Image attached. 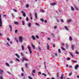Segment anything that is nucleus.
I'll list each match as a JSON object with an SVG mask.
<instances>
[{
	"instance_id": "obj_21",
	"label": "nucleus",
	"mask_w": 79,
	"mask_h": 79,
	"mask_svg": "<svg viewBox=\"0 0 79 79\" xmlns=\"http://www.w3.org/2000/svg\"><path fill=\"white\" fill-rule=\"evenodd\" d=\"M15 55L16 56H17V57H18V58H20V57H19V55L18 54L16 53Z\"/></svg>"
},
{
	"instance_id": "obj_34",
	"label": "nucleus",
	"mask_w": 79,
	"mask_h": 79,
	"mask_svg": "<svg viewBox=\"0 0 79 79\" xmlns=\"http://www.w3.org/2000/svg\"><path fill=\"white\" fill-rule=\"evenodd\" d=\"M42 75H43L44 76H45V77H46L47 76V75H46V74L43 73H42Z\"/></svg>"
},
{
	"instance_id": "obj_52",
	"label": "nucleus",
	"mask_w": 79,
	"mask_h": 79,
	"mask_svg": "<svg viewBox=\"0 0 79 79\" xmlns=\"http://www.w3.org/2000/svg\"><path fill=\"white\" fill-rule=\"evenodd\" d=\"M26 7L27 8H28V7H29V4H27L26 6Z\"/></svg>"
},
{
	"instance_id": "obj_45",
	"label": "nucleus",
	"mask_w": 79,
	"mask_h": 79,
	"mask_svg": "<svg viewBox=\"0 0 79 79\" xmlns=\"http://www.w3.org/2000/svg\"><path fill=\"white\" fill-rule=\"evenodd\" d=\"M36 37L37 39H39V37L37 35H36Z\"/></svg>"
},
{
	"instance_id": "obj_58",
	"label": "nucleus",
	"mask_w": 79,
	"mask_h": 79,
	"mask_svg": "<svg viewBox=\"0 0 79 79\" xmlns=\"http://www.w3.org/2000/svg\"><path fill=\"white\" fill-rule=\"evenodd\" d=\"M16 41L17 42H19V41H18V40L17 39H16Z\"/></svg>"
},
{
	"instance_id": "obj_23",
	"label": "nucleus",
	"mask_w": 79,
	"mask_h": 79,
	"mask_svg": "<svg viewBox=\"0 0 79 79\" xmlns=\"http://www.w3.org/2000/svg\"><path fill=\"white\" fill-rule=\"evenodd\" d=\"M22 25L24 26L25 25V22L24 21H22Z\"/></svg>"
},
{
	"instance_id": "obj_49",
	"label": "nucleus",
	"mask_w": 79,
	"mask_h": 79,
	"mask_svg": "<svg viewBox=\"0 0 79 79\" xmlns=\"http://www.w3.org/2000/svg\"><path fill=\"white\" fill-rule=\"evenodd\" d=\"M40 21H42V22H43L44 21V19H40Z\"/></svg>"
},
{
	"instance_id": "obj_24",
	"label": "nucleus",
	"mask_w": 79,
	"mask_h": 79,
	"mask_svg": "<svg viewBox=\"0 0 79 79\" xmlns=\"http://www.w3.org/2000/svg\"><path fill=\"white\" fill-rule=\"evenodd\" d=\"M28 27H31V23H28Z\"/></svg>"
},
{
	"instance_id": "obj_26",
	"label": "nucleus",
	"mask_w": 79,
	"mask_h": 79,
	"mask_svg": "<svg viewBox=\"0 0 79 79\" xmlns=\"http://www.w3.org/2000/svg\"><path fill=\"white\" fill-rule=\"evenodd\" d=\"M18 32V30H15V34H17Z\"/></svg>"
},
{
	"instance_id": "obj_7",
	"label": "nucleus",
	"mask_w": 79,
	"mask_h": 79,
	"mask_svg": "<svg viewBox=\"0 0 79 79\" xmlns=\"http://www.w3.org/2000/svg\"><path fill=\"white\" fill-rule=\"evenodd\" d=\"M21 48L23 51L24 50V46L23 45H22Z\"/></svg>"
},
{
	"instance_id": "obj_38",
	"label": "nucleus",
	"mask_w": 79,
	"mask_h": 79,
	"mask_svg": "<svg viewBox=\"0 0 79 79\" xmlns=\"http://www.w3.org/2000/svg\"><path fill=\"white\" fill-rule=\"evenodd\" d=\"M61 49H62L63 50H65V49L64 48H63V47L61 46Z\"/></svg>"
},
{
	"instance_id": "obj_51",
	"label": "nucleus",
	"mask_w": 79,
	"mask_h": 79,
	"mask_svg": "<svg viewBox=\"0 0 79 79\" xmlns=\"http://www.w3.org/2000/svg\"><path fill=\"white\" fill-rule=\"evenodd\" d=\"M38 49H39V50L40 51V50H41V49L40 48L39 46H38Z\"/></svg>"
},
{
	"instance_id": "obj_41",
	"label": "nucleus",
	"mask_w": 79,
	"mask_h": 79,
	"mask_svg": "<svg viewBox=\"0 0 79 79\" xmlns=\"http://www.w3.org/2000/svg\"><path fill=\"white\" fill-rule=\"evenodd\" d=\"M21 56H24V54H23L22 52H21Z\"/></svg>"
},
{
	"instance_id": "obj_11",
	"label": "nucleus",
	"mask_w": 79,
	"mask_h": 79,
	"mask_svg": "<svg viewBox=\"0 0 79 79\" xmlns=\"http://www.w3.org/2000/svg\"><path fill=\"white\" fill-rule=\"evenodd\" d=\"M35 18H36V19H37V13L35 12Z\"/></svg>"
},
{
	"instance_id": "obj_35",
	"label": "nucleus",
	"mask_w": 79,
	"mask_h": 79,
	"mask_svg": "<svg viewBox=\"0 0 79 79\" xmlns=\"http://www.w3.org/2000/svg\"><path fill=\"white\" fill-rule=\"evenodd\" d=\"M40 11L42 12V13H44V10H43V9L40 10Z\"/></svg>"
},
{
	"instance_id": "obj_64",
	"label": "nucleus",
	"mask_w": 79,
	"mask_h": 79,
	"mask_svg": "<svg viewBox=\"0 0 79 79\" xmlns=\"http://www.w3.org/2000/svg\"><path fill=\"white\" fill-rule=\"evenodd\" d=\"M77 78H79V75H77Z\"/></svg>"
},
{
	"instance_id": "obj_48",
	"label": "nucleus",
	"mask_w": 79,
	"mask_h": 79,
	"mask_svg": "<svg viewBox=\"0 0 79 79\" xmlns=\"http://www.w3.org/2000/svg\"><path fill=\"white\" fill-rule=\"evenodd\" d=\"M75 53H76V54H79V52H77V51H76V52Z\"/></svg>"
},
{
	"instance_id": "obj_29",
	"label": "nucleus",
	"mask_w": 79,
	"mask_h": 79,
	"mask_svg": "<svg viewBox=\"0 0 79 79\" xmlns=\"http://www.w3.org/2000/svg\"><path fill=\"white\" fill-rule=\"evenodd\" d=\"M69 53H70V55H71V56H72V57H73H73H74V56H73V55L72 53H71V52H70Z\"/></svg>"
},
{
	"instance_id": "obj_39",
	"label": "nucleus",
	"mask_w": 79,
	"mask_h": 79,
	"mask_svg": "<svg viewBox=\"0 0 79 79\" xmlns=\"http://www.w3.org/2000/svg\"><path fill=\"white\" fill-rule=\"evenodd\" d=\"M13 10L14 11V12H17V10L16 9H13Z\"/></svg>"
},
{
	"instance_id": "obj_31",
	"label": "nucleus",
	"mask_w": 79,
	"mask_h": 79,
	"mask_svg": "<svg viewBox=\"0 0 79 79\" xmlns=\"http://www.w3.org/2000/svg\"><path fill=\"white\" fill-rule=\"evenodd\" d=\"M15 60L17 61H19V62H20V60L18 58H16Z\"/></svg>"
},
{
	"instance_id": "obj_42",
	"label": "nucleus",
	"mask_w": 79,
	"mask_h": 79,
	"mask_svg": "<svg viewBox=\"0 0 79 79\" xmlns=\"http://www.w3.org/2000/svg\"><path fill=\"white\" fill-rule=\"evenodd\" d=\"M56 20L57 21V22L59 23V20L58 19V18H56Z\"/></svg>"
},
{
	"instance_id": "obj_16",
	"label": "nucleus",
	"mask_w": 79,
	"mask_h": 79,
	"mask_svg": "<svg viewBox=\"0 0 79 79\" xmlns=\"http://www.w3.org/2000/svg\"><path fill=\"white\" fill-rule=\"evenodd\" d=\"M31 38L33 40H35V38L34 37V35L31 36Z\"/></svg>"
},
{
	"instance_id": "obj_36",
	"label": "nucleus",
	"mask_w": 79,
	"mask_h": 79,
	"mask_svg": "<svg viewBox=\"0 0 79 79\" xmlns=\"http://www.w3.org/2000/svg\"><path fill=\"white\" fill-rule=\"evenodd\" d=\"M28 78H29V79H32V78L30 76H28Z\"/></svg>"
},
{
	"instance_id": "obj_28",
	"label": "nucleus",
	"mask_w": 79,
	"mask_h": 79,
	"mask_svg": "<svg viewBox=\"0 0 79 79\" xmlns=\"http://www.w3.org/2000/svg\"><path fill=\"white\" fill-rule=\"evenodd\" d=\"M5 64H6V65L7 66H10L9 65V64H8V63H7V62H6L5 63Z\"/></svg>"
},
{
	"instance_id": "obj_27",
	"label": "nucleus",
	"mask_w": 79,
	"mask_h": 79,
	"mask_svg": "<svg viewBox=\"0 0 79 79\" xmlns=\"http://www.w3.org/2000/svg\"><path fill=\"white\" fill-rule=\"evenodd\" d=\"M69 40H70V41H72V37H71V36L69 37Z\"/></svg>"
},
{
	"instance_id": "obj_15",
	"label": "nucleus",
	"mask_w": 79,
	"mask_h": 79,
	"mask_svg": "<svg viewBox=\"0 0 79 79\" xmlns=\"http://www.w3.org/2000/svg\"><path fill=\"white\" fill-rule=\"evenodd\" d=\"M9 26L10 29L11 31H12V26L10 25H9Z\"/></svg>"
},
{
	"instance_id": "obj_19",
	"label": "nucleus",
	"mask_w": 79,
	"mask_h": 79,
	"mask_svg": "<svg viewBox=\"0 0 79 79\" xmlns=\"http://www.w3.org/2000/svg\"><path fill=\"white\" fill-rule=\"evenodd\" d=\"M31 46L32 47L33 49H34V50L35 49V46H34V44H31Z\"/></svg>"
},
{
	"instance_id": "obj_12",
	"label": "nucleus",
	"mask_w": 79,
	"mask_h": 79,
	"mask_svg": "<svg viewBox=\"0 0 79 79\" xmlns=\"http://www.w3.org/2000/svg\"><path fill=\"white\" fill-rule=\"evenodd\" d=\"M47 50H49V49L50 48V47L49 46V45H48V44H47Z\"/></svg>"
},
{
	"instance_id": "obj_8",
	"label": "nucleus",
	"mask_w": 79,
	"mask_h": 79,
	"mask_svg": "<svg viewBox=\"0 0 79 79\" xmlns=\"http://www.w3.org/2000/svg\"><path fill=\"white\" fill-rule=\"evenodd\" d=\"M0 71L1 72L0 73L1 74L3 75V73H3V71L2 69H0Z\"/></svg>"
},
{
	"instance_id": "obj_25",
	"label": "nucleus",
	"mask_w": 79,
	"mask_h": 79,
	"mask_svg": "<svg viewBox=\"0 0 79 79\" xmlns=\"http://www.w3.org/2000/svg\"><path fill=\"white\" fill-rule=\"evenodd\" d=\"M71 9L72 11H74V8H73L72 6L71 7Z\"/></svg>"
},
{
	"instance_id": "obj_4",
	"label": "nucleus",
	"mask_w": 79,
	"mask_h": 79,
	"mask_svg": "<svg viewBox=\"0 0 79 79\" xmlns=\"http://www.w3.org/2000/svg\"><path fill=\"white\" fill-rule=\"evenodd\" d=\"M33 73H35V70H33L32 72L31 73V74L32 75H33V76H35V75Z\"/></svg>"
},
{
	"instance_id": "obj_62",
	"label": "nucleus",
	"mask_w": 79,
	"mask_h": 79,
	"mask_svg": "<svg viewBox=\"0 0 79 79\" xmlns=\"http://www.w3.org/2000/svg\"><path fill=\"white\" fill-rule=\"evenodd\" d=\"M7 73H8V74H11V73L9 72H7Z\"/></svg>"
},
{
	"instance_id": "obj_18",
	"label": "nucleus",
	"mask_w": 79,
	"mask_h": 79,
	"mask_svg": "<svg viewBox=\"0 0 79 79\" xmlns=\"http://www.w3.org/2000/svg\"><path fill=\"white\" fill-rule=\"evenodd\" d=\"M72 49L73 50H74V45H73V44L71 45Z\"/></svg>"
},
{
	"instance_id": "obj_37",
	"label": "nucleus",
	"mask_w": 79,
	"mask_h": 79,
	"mask_svg": "<svg viewBox=\"0 0 79 79\" xmlns=\"http://www.w3.org/2000/svg\"><path fill=\"white\" fill-rule=\"evenodd\" d=\"M35 24H36V25H37V26H40V24H39L38 23H35Z\"/></svg>"
},
{
	"instance_id": "obj_5",
	"label": "nucleus",
	"mask_w": 79,
	"mask_h": 79,
	"mask_svg": "<svg viewBox=\"0 0 79 79\" xmlns=\"http://www.w3.org/2000/svg\"><path fill=\"white\" fill-rule=\"evenodd\" d=\"M21 13L23 14V16H24V17H26V13H24V11H22Z\"/></svg>"
},
{
	"instance_id": "obj_14",
	"label": "nucleus",
	"mask_w": 79,
	"mask_h": 79,
	"mask_svg": "<svg viewBox=\"0 0 79 79\" xmlns=\"http://www.w3.org/2000/svg\"><path fill=\"white\" fill-rule=\"evenodd\" d=\"M56 3L55 2H54L53 3H51V5H52V6H54V5H56Z\"/></svg>"
},
{
	"instance_id": "obj_44",
	"label": "nucleus",
	"mask_w": 79,
	"mask_h": 79,
	"mask_svg": "<svg viewBox=\"0 0 79 79\" xmlns=\"http://www.w3.org/2000/svg\"><path fill=\"white\" fill-rule=\"evenodd\" d=\"M21 76L22 77H23L24 76V73H22L21 74Z\"/></svg>"
},
{
	"instance_id": "obj_50",
	"label": "nucleus",
	"mask_w": 79,
	"mask_h": 79,
	"mask_svg": "<svg viewBox=\"0 0 79 79\" xmlns=\"http://www.w3.org/2000/svg\"><path fill=\"white\" fill-rule=\"evenodd\" d=\"M7 45H8V46H9V47H10V44H9V43H7Z\"/></svg>"
},
{
	"instance_id": "obj_40",
	"label": "nucleus",
	"mask_w": 79,
	"mask_h": 79,
	"mask_svg": "<svg viewBox=\"0 0 79 79\" xmlns=\"http://www.w3.org/2000/svg\"><path fill=\"white\" fill-rule=\"evenodd\" d=\"M12 19H14L15 18V16L13 15V14H12Z\"/></svg>"
},
{
	"instance_id": "obj_2",
	"label": "nucleus",
	"mask_w": 79,
	"mask_h": 79,
	"mask_svg": "<svg viewBox=\"0 0 79 79\" xmlns=\"http://www.w3.org/2000/svg\"><path fill=\"white\" fill-rule=\"evenodd\" d=\"M2 26V21L1 18V15L0 14V27Z\"/></svg>"
},
{
	"instance_id": "obj_22",
	"label": "nucleus",
	"mask_w": 79,
	"mask_h": 79,
	"mask_svg": "<svg viewBox=\"0 0 79 79\" xmlns=\"http://www.w3.org/2000/svg\"><path fill=\"white\" fill-rule=\"evenodd\" d=\"M25 67L26 68H28V64L27 63L25 64Z\"/></svg>"
},
{
	"instance_id": "obj_13",
	"label": "nucleus",
	"mask_w": 79,
	"mask_h": 79,
	"mask_svg": "<svg viewBox=\"0 0 79 79\" xmlns=\"http://www.w3.org/2000/svg\"><path fill=\"white\" fill-rule=\"evenodd\" d=\"M74 6L75 8V9H76V10H77V11H78V10H79V9H78V8H77V7L76 6V5H74Z\"/></svg>"
},
{
	"instance_id": "obj_33",
	"label": "nucleus",
	"mask_w": 79,
	"mask_h": 79,
	"mask_svg": "<svg viewBox=\"0 0 79 79\" xmlns=\"http://www.w3.org/2000/svg\"><path fill=\"white\" fill-rule=\"evenodd\" d=\"M66 48H68V47H69V45H68V44H66Z\"/></svg>"
},
{
	"instance_id": "obj_63",
	"label": "nucleus",
	"mask_w": 79,
	"mask_h": 79,
	"mask_svg": "<svg viewBox=\"0 0 79 79\" xmlns=\"http://www.w3.org/2000/svg\"><path fill=\"white\" fill-rule=\"evenodd\" d=\"M7 40H8V41H10V39L9 38H7Z\"/></svg>"
},
{
	"instance_id": "obj_9",
	"label": "nucleus",
	"mask_w": 79,
	"mask_h": 79,
	"mask_svg": "<svg viewBox=\"0 0 79 79\" xmlns=\"http://www.w3.org/2000/svg\"><path fill=\"white\" fill-rule=\"evenodd\" d=\"M23 59L25 61H29V60L25 57H23Z\"/></svg>"
},
{
	"instance_id": "obj_59",
	"label": "nucleus",
	"mask_w": 79,
	"mask_h": 79,
	"mask_svg": "<svg viewBox=\"0 0 79 79\" xmlns=\"http://www.w3.org/2000/svg\"><path fill=\"white\" fill-rule=\"evenodd\" d=\"M38 73H39L38 75H39V74H41V72H38Z\"/></svg>"
},
{
	"instance_id": "obj_3",
	"label": "nucleus",
	"mask_w": 79,
	"mask_h": 79,
	"mask_svg": "<svg viewBox=\"0 0 79 79\" xmlns=\"http://www.w3.org/2000/svg\"><path fill=\"white\" fill-rule=\"evenodd\" d=\"M27 48L28 49H29V52L30 54H31L32 53V51H31V47H30V46H29V45H28Z\"/></svg>"
},
{
	"instance_id": "obj_6",
	"label": "nucleus",
	"mask_w": 79,
	"mask_h": 79,
	"mask_svg": "<svg viewBox=\"0 0 79 79\" xmlns=\"http://www.w3.org/2000/svg\"><path fill=\"white\" fill-rule=\"evenodd\" d=\"M78 68H79V65L77 64L76 66H75V69L76 70Z\"/></svg>"
},
{
	"instance_id": "obj_32",
	"label": "nucleus",
	"mask_w": 79,
	"mask_h": 79,
	"mask_svg": "<svg viewBox=\"0 0 79 79\" xmlns=\"http://www.w3.org/2000/svg\"><path fill=\"white\" fill-rule=\"evenodd\" d=\"M64 28H65V29H66V30H67V31H69V30H68V28L67 27L65 26L64 27Z\"/></svg>"
},
{
	"instance_id": "obj_17",
	"label": "nucleus",
	"mask_w": 79,
	"mask_h": 79,
	"mask_svg": "<svg viewBox=\"0 0 79 79\" xmlns=\"http://www.w3.org/2000/svg\"><path fill=\"white\" fill-rule=\"evenodd\" d=\"M64 76V74H62L60 77V79H63V76Z\"/></svg>"
},
{
	"instance_id": "obj_55",
	"label": "nucleus",
	"mask_w": 79,
	"mask_h": 79,
	"mask_svg": "<svg viewBox=\"0 0 79 79\" xmlns=\"http://www.w3.org/2000/svg\"><path fill=\"white\" fill-rule=\"evenodd\" d=\"M2 78H3V77H2V76L1 75L0 76V79H2Z\"/></svg>"
},
{
	"instance_id": "obj_43",
	"label": "nucleus",
	"mask_w": 79,
	"mask_h": 79,
	"mask_svg": "<svg viewBox=\"0 0 79 79\" xmlns=\"http://www.w3.org/2000/svg\"><path fill=\"white\" fill-rule=\"evenodd\" d=\"M72 74V72H71V73H69V76H71Z\"/></svg>"
},
{
	"instance_id": "obj_56",
	"label": "nucleus",
	"mask_w": 79,
	"mask_h": 79,
	"mask_svg": "<svg viewBox=\"0 0 79 79\" xmlns=\"http://www.w3.org/2000/svg\"><path fill=\"white\" fill-rule=\"evenodd\" d=\"M44 23H47V20H45L44 21Z\"/></svg>"
},
{
	"instance_id": "obj_60",
	"label": "nucleus",
	"mask_w": 79,
	"mask_h": 79,
	"mask_svg": "<svg viewBox=\"0 0 79 79\" xmlns=\"http://www.w3.org/2000/svg\"><path fill=\"white\" fill-rule=\"evenodd\" d=\"M70 59H71V58H67V60H70Z\"/></svg>"
},
{
	"instance_id": "obj_20",
	"label": "nucleus",
	"mask_w": 79,
	"mask_h": 79,
	"mask_svg": "<svg viewBox=\"0 0 79 79\" xmlns=\"http://www.w3.org/2000/svg\"><path fill=\"white\" fill-rule=\"evenodd\" d=\"M14 23L15 24H17V25H18V24H19V23H18V22L15 21V22H14Z\"/></svg>"
},
{
	"instance_id": "obj_54",
	"label": "nucleus",
	"mask_w": 79,
	"mask_h": 79,
	"mask_svg": "<svg viewBox=\"0 0 79 79\" xmlns=\"http://www.w3.org/2000/svg\"><path fill=\"white\" fill-rule=\"evenodd\" d=\"M61 21L62 23H63V22L64 21L62 19H61Z\"/></svg>"
},
{
	"instance_id": "obj_30",
	"label": "nucleus",
	"mask_w": 79,
	"mask_h": 79,
	"mask_svg": "<svg viewBox=\"0 0 79 79\" xmlns=\"http://www.w3.org/2000/svg\"><path fill=\"white\" fill-rule=\"evenodd\" d=\"M26 20L27 21H29V18H28V17H27L26 18Z\"/></svg>"
},
{
	"instance_id": "obj_53",
	"label": "nucleus",
	"mask_w": 79,
	"mask_h": 79,
	"mask_svg": "<svg viewBox=\"0 0 79 79\" xmlns=\"http://www.w3.org/2000/svg\"><path fill=\"white\" fill-rule=\"evenodd\" d=\"M54 28L55 29H56L57 28V27H56V26H54Z\"/></svg>"
},
{
	"instance_id": "obj_47",
	"label": "nucleus",
	"mask_w": 79,
	"mask_h": 79,
	"mask_svg": "<svg viewBox=\"0 0 79 79\" xmlns=\"http://www.w3.org/2000/svg\"><path fill=\"white\" fill-rule=\"evenodd\" d=\"M73 62L74 63H77V60H73Z\"/></svg>"
},
{
	"instance_id": "obj_1",
	"label": "nucleus",
	"mask_w": 79,
	"mask_h": 79,
	"mask_svg": "<svg viewBox=\"0 0 79 79\" xmlns=\"http://www.w3.org/2000/svg\"><path fill=\"white\" fill-rule=\"evenodd\" d=\"M19 41L20 42H23V37L22 36H19Z\"/></svg>"
},
{
	"instance_id": "obj_61",
	"label": "nucleus",
	"mask_w": 79,
	"mask_h": 79,
	"mask_svg": "<svg viewBox=\"0 0 79 79\" xmlns=\"http://www.w3.org/2000/svg\"><path fill=\"white\" fill-rule=\"evenodd\" d=\"M48 40H50V38H48Z\"/></svg>"
},
{
	"instance_id": "obj_57",
	"label": "nucleus",
	"mask_w": 79,
	"mask_h": 79,
	"mask_svg": "<svg viewBox=\"0 0 79 79\" xmlns=\"http://www.w3.org/2000/svg\"><path fill=\"white\" fill-rule=\"evenodd\" d=\"M13 63V61H10V63L12 64Z\"/></svg>"
},
{
	"instance_id": "obj_46",
	"label": "nucleus",
	"mask_w": 79,
	"mask_h": 79,
	"mask_svg": "<svg viewBox=\"0 0 79 79\" xmlns=\"http://www.w3.org/2000/svg\"><path fill=\"white\" fill-rule=\"evenodd\" d=\"M58 51L59 52V53H61V50H60V49H59L58 50Z\"/></svg>"
},
{
	"instance_id": "obj_10",
	"label": "nucleus",
	"mask_w": 79,
	"mask_h": 79,
	"mask_svg": "<svg viewBox=\"0 0 79 79\" xmlns=\"http://www.w3.org/2000/svg\"><path fill=\"white\" fill-rule=\"evenodd\" d=\"M71 21H72V20H71V19H68L67 20V23H70V22H71Z\"/></svg>"
}]
</instances>
